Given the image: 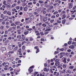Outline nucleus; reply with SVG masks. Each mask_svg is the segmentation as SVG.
Listing matches in <instances>:
<instances>
[{
    "label": "nucleus",
    "instance_id": "nucleus-1",
    "mask_svg": "<svg viewBox=\"0 0 76 76\" xmlns=\"http://www.w3.org/2000/svg\"><path fill=\"white\" fill-rule=\"evenodd\" d=\"M49 28H50L49 26H48L46 27V30H45V32H46V31H49L51 30V29Z\"/></svg>",
    "mask_w": 76,
    "mask_h": 76
},
{
    "label": "nucleus",
    "instance_id": "nucleus-2",
    "mask_svg": "<svg viewBox=\"0 0 76 76\" xmlns=\"http://www.w3.org/2000/svg\"><path fill=\"white\" fill-rule=\"evenodd\" d=\"M62 60L63 62H64V63H66V58H62Z\"/></svg>",
    "mask_w": 76,
    "mask_h": 76
},
{
    "label": "nucleus",
    "instance_id": "nucleus-3",
    "mask_svg": "<svg viewBox=\"0 0 76 76\" xmlns=\"http://www.w3.org/2000/svg\"><path fill=\"white\" fill-rule=\"evenodd\" d=\"M69 9H71V8H72V7H73V4L72 3H69Z\"/></svg>",
    "mask_w": 76,
    "mask_h": 76
},
{
    "label": "nucleus",
    "instance_id": "nucleus-4",
    "mask_svg": "<svg viewBox=\"0 0 76 76\" xmlns=\"http://www.w3.org/2000/svg\"><path fill=\"white\" fill-rule=\"evenodd\" d=\"M32 68H34V66H31L30 67V69H28L30 73H31L32 71H33V70L32 69H31Z\"/></svg>",
    "mask_w": 76,
    "mask_h": 76
},
{
    "label": "nucleus",
    "instance_id": "nucleus-5",
    "mask_svg": "<svg viewBox=\"0 0 76 76\" xmlns=\"http://www.w3.org/2000/svg\"><path fill=\"white\" fill-rule=\"evenodd\" d=\"M6 48L5 47H3L2 48H1V50L2 52V53H4V51H6Z\"/></svg>",
    "mask_w": 76,
    "mask_h": 76
},
{
    "label": "nucleus",
    "instance_id": "nucleus-6",
    "mask_svg": "<svg viewBox=\"0 0 76 76\" xmlns=\"http://www.w3.org/2000/svg\"><path fill=\"white\" fill-rule=\"evenodd\" d=\"M7 14L10 16H11V15H12V13H11V12H10V11H8L7 12Z\"/></svg>",
    "mask_w": 76,
    "mask_h": 76
},
{
    "label": "nucleus",
    "instance_id": "nucleus-7",
    "mask_svg": "<svg viewBox=\"0 0 76 76\" xmlns=\"http://www.w3.org/2000/svg\"><path fill=\"white\" fill-rule=\"evenodd\" d=\"M9 63L7 62L5 65V67H8V66H9Z\"/></svg>",
    "mask_w": 76,
    "mask_h": 76
},
{
    "label": "nucleus",
    "instance_id": "nucleus-8",
    "mask_svg": "<svg viewBox=\"0 0 76 76\" xmlns=\"http://www.w3.org/2000/svg\"><path fill=\"white\" fill-rule=\"evenodd\" d=\"M47 17H45L43 18V21L44 22H45V21H47Z\"/></svg>",
    "mask_w": 76,
    "mask_h": 76
},
{
    "label": "nucleus",
    "instance_id": "nucleus-9",
    "mask_svg": "<svg viewBox=\"0 0 76 76\" xmlns=\"http://www.w3.org/2000/svg\"><path fill=\"white\" fill-rule=\"evenodd\" d=\"M44 70L45 72H48L49 71V69H47V68H45L44 69Z\"/></svg>",
    "mask_w": 76,
    "mask_h": 76
},
{
    "label": "nucleus",
    "instance_id": "nucleus-10",
    "mask_svg": "<svg viewBox=\"0 0 76 76\" xmlns=\"http://www.w3.org/2000/svg\"><path fill=\"white\" fill-rule=\"evenodd\" d=\"M69 48H72L73 49L74 48H75V46H74V45H72L69 46Z\"/></svg>",
    "mask_w": 76,
    "mask_h": 76
},
{
    "label": "nucleus",
    "instance_id": "nucleus-11",
    "mask_svg": "<svg viewBox=\"0 0 76 76\" xmlns=\"http://www.w3.org/2000/svg\"><path fill=\"white\" fill-rule=\"evenodd\" d=\"M12 11L13 12H15V11L16 13H17L18 12V11H16V9H15V8H14V9H12Z\"/></svg>",
    "mask_w": 76,
    "mask_h": 76
},
{
    "label": "nucleus",
    "instance_id": "nucleus-12",
    "mask_svg": "<svg viewBox=\"0 0 76 76\" xmlns=\"http://www.w3.org/2000/svg\"><path fill=\"white\" fill-rule=\"evenodd\" d=\"M6 5H7V7H8V8H9V7H10V4L9 3H8Z\"/></svg>",
    "mask_w": 76,
    "mask_h": 76
},
{
    "label": "nucleus",
    "instance_id": "nucleus-13",
    "mask_svg": "<svg viewBox=\"0 0 76 76\" xmlns=\"http://www.w3.org/2000/svg\"><path fill=\"white\" fill-rule=\"evenodd\" d=\"M16 6V4H13L12 5V8H13L15 7V6Z\"/></svg>",
    "mask_w": 76,
    "mask_h": 76
},
{
    "label": "nucleus",
    "instance_id": "nucleus-14",
    "mask_svg": "<svg viewBox=\"0 0 76 76\" xmlns=\"http://www.w3.org/2000/svg\"><path fill=\"white\" fill-rule=\"evenodd\" d=\"M66 15H64L62 16V19H63L66 18Z\"/></svg>",
    "mask_w": 76,
    "mask_h": 76
},
{
    "label": "nucleus",
    "instance_id": "nucleus-15",
    "mask_svg": "<svg viewBox=\"0 0 76 76\" xmlns=\"http://www.w3.org/2000/svg\"><path fill=\"white\" fill-rule=\"evenodd\" d=\"M15 24H16V25H18L20 24V22H16L15 23Z\"/></svg>",
    "mask_w": 76,
    "mask_h": 76
},
{
    "label": "nucleus",
    "instance_id": "nucleus-16",
    "mask_svg": "<svg viewBox=\"0 0 76 76\" xmlns=\"http://www.w3.org/2000/svg\"><path fill=\"white\" fill-rule=\"evenodd\" d=\"M4 18V19H5V20H7V19H8L9 17L7 16L5 17Z\"/></svg>",
    "mask_w": 76,
    "mask_h": 76
},
{
    "label": "nucleus",
    "instance_id": "nucleus-17",
    "mask_svg": "<svg viewBox=\"0 0 76 76\" xmlns=\"http://www.w3.org/2000/svg\"><path fill=\"white\" fill-rule=\"evenodd\" d=\"M59 64H60V62H56L55 64V65H56V66H58V65H59Z\"/></svg>",
    "mask_w": 76,
    "mask_h": 76
},
{
    "label": "nucleus",
    "instance_id": "nucleus-18",
    "mask_svg": "<svg viewBox=\"0 0 76 76\" xmlns=\"http://www.w3.org/2000/svg\"><path fill=\"white\" fill-rule=\"evenodd\" d=\"M21 35H19L17 37V38H21Z\"/></svg>",
    "mask_w": 76,
    "mask_h": 76
},
{
    "label": "nucleus",
    "instance_id": "nucleus-19",
    "mask_svg": "<svg viewBox=\"0 0 76 76\" xmlns=\"http://www.w3.org/2000/svg\"><path fill=\"white\" fill-rule=\"evenodd\" d=\"M66 22V20L65 19L63 20L62 21V23L64 24Z\"/></svg>",
    "mask_w": 76,
    "mask_h": 76
},
{
    "label": "nucleus",
    "instance_id": "nucleus-20",
    "mask_svg": "<svg viewBox=\"0 0 76 76\" xmlns=\"http://www.w3.org/2000/svg\"><path fill=\"white\" fill-rule=\"evenodd\" d=\"M18 50V47L16 46L14 48V51H16V50Z\"/></svg>",
    "mask_w": 76,
    "mask_h": 76
},
{
    "label": "nucleus",
    "instance_id": "nucleus-21",
    "mask_svg": "<svg viewBox=\"0 0 76 76\" xmlns=\"http://www.w3.org/2000/svg\"><path fill=\"white\" fill-rule=\"evenodd\" d=\"M73 67H73V66H70L69 67V69H73Z\"/></svg>",
    "mask_w": 76,
    "mask_h": 76
},
{
    "label": "nucleus",
    "instance_id": "nucleus-22",
    "mask_svg": "<svg viewBox=\"0 0 76 76\" xmlns=\"http://www.w3.org/2000/svg\"><path fill=\"white\" fill-rule=\"evenodd\" d=\"M18 32V34H20L21 33H20V30H18L17 31Z\"/></svg>",
    "mask_w": 76,
    "mask_h": 76
},
{
    "label": "nucleus",
    "instance_id": "nucleus-23",
    "mask_svg": "<svg viewBox=\"0 0 76 76\" xmlns=\"http://www.w3.org/2000/svg\"><path fill=\"white\" fill-rule=\"evenodd\" d=\"M39 3L40 4H42V3H44V2L42 1H39Z\"/></svg>",
    "mask_w": 76,
    "mask_h": 76
},
{
    "label": "nucleus",
    "instance_id": "nucleus-24",
    "mask_svg": "<svg viewBox=\"0 0 76 76\" xmlns=\"http://www.w3.org/2000/svg\"><path fill=\"white\" fill-rule=\"evenodd\" d=\"M6 1H4V2H3V4H4V5H7V4H6Z\"/></svg>",
    "mask_w": 76,
    "mask_h": 76
},
{
    "label": "nucleus",
    "instance_id": "nucleus-25",
    "mask_svg": "<svg viewBox=\"0 0 76 76\" xmlns=\"http://www.w3.org/2000/svg\"><path fill=\"white\" fill-rule=\"evenodd\" d=\"M10 59L11 60V61H13L14 58L13 57H11L10 58Z\"/></svg>",
    "mask_w": 76,
    "mask_h": 76
},
{
    "label": "nucleus",
    "instance_id": "nucleus-26",
    "mask_svg": "<svg viewBox=\"0 0 76 76\" xmlns=\"http://www.w3.org/2000/svg\"><path fill=\"white\" fill-rule=\"evenodd\" d=\"M18 45L19 47H21V44L20 43V42H18Z\"/></svg>",
    "mask_w": 76,
    "mask_h": 76
},
{
    "label": "nucleus",
    "instance_id": "nucleus-27",
    "mask_svg": "<svg viewBox=\"0 0 76 76\" xmlns=\"http://www.w3.org/2000/svg\"><path fill=\"white\" fill-rule=\"evenodd\" d=\"M29 33V31H27L26 32H24V34L25 35H26L27 34H28V33Z\"/></svg>",
    "mask_w": 76,
    "mask_h": 76
},
{
    "label": "nucleus",
    "instance_id": "nucleus-28",
    "mask_svg": "<svg viewBox=\"0 0 76 76\" xmlns=\"http://www.w3.org/2000/svg\"><path fill=\"white\" fill-rule=\"evenodd\" d=\"M27 9H28V8H27V7H25L24 8V11H26V10H27Z\"/></svg>",
    "mask_w": 76,
    "mask_h": 76
},
{
    "label": "nucleus",
    "instance_id": "nucleus-29",
    "mask_svg": "<svg viewBox=\"0 0 76 76\" xmlns=\"http://www.w3.org/2000/svg\"><path fill=\"white\" fill-rule=\"evenodd\" d=\"M66 72L65 70H64L62 71L61 73H64Z\"/></svg>",
    "mask_w": 76,
    "mask_h": 76
},
{
    "label": "nucleus",
    "instance_id": "nucleus-30",
    "mask_svg": "<svg viewBox=\"0 0 76 76\" xmlns=\"http://www.w3.org/2000/svg\"><path fill=\"white\" fill-rule=\"evenodd\" d=\"M8 54H13V52L10 51L9 52H8Z\"/></svg>",
    "mask_w": 76,
    "mask_h": 76
},
{
    "label": "nucleus",
    "instance_id": "nucleus-31",
    "mask_svg": "<svg viewBox=\"0 0 76 76\" xmlns=\"http://www.w3.org/2000/svg\"><path fill=\"white\" fill-rule=\"evenodd\" d=\"M25 46H23L22 47V50H25Z\"/></svg>",
    "mask_w": 76,
    "mask_h": 76
},
{
    "label": "nucleus",
    "instance_id": "nucleus-32",
    "mask_svg": "<svg viewBox=\"0 0 76 76\" xmlns=\"http://www.w3.org/2000/svg\"><path fill=\"white\" fill-rule=\"evenodd\" d=\"M56 18L55 15H53L51 16V18H52V19H54V18Z\"/></svg>",
    "mask_w": 76,
    "mask_h": 76
},
{
    "label": "nucleus",
    "instance_id": "nucleus-33",
    "mask_svg": "<svg viewBox=\"0 0 76 76\" xmlns=\"http://www.w3.org/2000/svg\"><path fill=\"white\" fill-rule=\"evenodd\" d=\"M37 73H38V72H35L34 75V76H36Z\"/></svg>",
    "mask_w": 76,
    "mask_h": 76
},
{
    "label": "nucleus",
    "instance_id": "nucleus-34",
    "mask_svg": "<svg viewBox=\"0 0 76 76\" xmlns=\"http://www.w3.org/2000/svg\"><path fill=\"white\" fill-rule=\"evenodd\" d=\"M32 28L34 29V31H36V30H37V29L35 28V26H33L32 27Z\"/></svg>",
    "mask_w": 76,
    "mask_h": 76
},
{
    "label": "nucleus",
    "instance_id": "nucleus-35",
    "mask_svg": "<svg viewBox=\"0 0 76 76\" xmlns=\"http://www.w3.org/2000/svg\"><path fill=\"white\" fill-rule=\"evenodd\" d=\"M58 14V12L56 11L53 13V15H56V14Z\"/></svg>",
    "mask_w": 76,
    "mask_h": 76
},
{
    "label": "nucleus",
    "instance_id": "nucleus-36",
    "mask_svg": "<svg viewBox=\"0 0 76 76\" xmlns=\"http://www.w3.org/2000/svg\"><path fill=\"white\" fill-rule=\"evenodd\" d=\"M19 8H20V7L19 6H17L16 7V9L17 10H18V9H19Z\"/></svg>",
    "mask_w": 76,
    "mask_h": 76
},
{
    "label": "nucleus",
    "instance_id": "nucleus-37",
    "mask_svg": "<svg viewBox=\"0 0 76 76\" xmlns=\"http://www.w3.org/2000/svg\"><path fill=\"white\" fill-rule=\"evenodd\" d=\"M56 2L58 1V3H59L60 4V3H61V1H58V0H56Z\"/></svg>",
    "mask_w": 76,
    "mask_h": 76
},
{
    "label": "nucleus",
    "instance_id": "nucleus-38",
    "mask_svg": "<svg viewBox=\"0 0 76 76\" xmlns=\"http://www.w3.org/2000/svg\"><path fill=\"white\" fill-rule=\"evenodd\" d=\"M52 68H53V69H57L56 67L55 66H52Z\"/></svg>",
    "mask_w": 76,
    "mask_h": 76
},
{
    "label": "nucleus",
    "instance_id": "nucleus-39",
    "mask_svg": "<svg viewBox=\"0 0 76 76\" xmlns=\"http://www.w3.org/2000/svg\"><path fill=\"white\" fill-rule=\"evenodd\" d=\"M68 44L70 45L72 44V42L71 41H69L68 42Z\"/></svg>",
    "mask_w": 76,
    "mask_h": 76
},
{
    "label": "nucleus",
    "instance_id": "nucleus-40",
    "mask_svg": "<svg viewBox=\"0 0 76 76\" xmlns=\"http://www.w3.org/2000/svg\"><path fill=\"white\" fill-rule=\"evenodd\" d=\"M42 26H43L44 27H45V26H47V25L45 24H43L42 25Z\"/></svg>",
    "mask_w": 76,
    "mask_h": 76
},
{
    "label": "nucleus",
    "instance_id": "nucleus-41",
    "mask_svg": "<svg viewBox=\"0 0 76 76\" xmlns=\"http://www.w3.org/2000/svg\"><path fill=\"white\" fill-rule=\"evenodd\" d=\"M24 43H26V42L25 41H24L22 43H21L22 45H23Z\"/></svg>",
    "mask_w": 76,
    "mask_h": 76
},
{
    "label": "nucleus",
    "instance_id": "nucleus-42",
    "mask_svg": "<svg viewBox=\"0 0 76 76\" xmlns=\"http://www.w3.org/2000/svg\"><path fill=\"white\" fill-rule=\"evenodd\" d=\"M67 72L69 73H71V71L69 70H67Z\"/></svg>",
    "mask_w": 76,
    "mask_h": 76
},
{
    "label": "nucleus",
    "instance_id": "nucleus-43",
    "mask_svg": "<svg viewBox=\"0 0 76 76\" xmlns=\"http://www.w3.org/2000/svg\"><path fill=\"white\" fill-rule=\"evenodd\" d=\"M6 38H4L3 39V42H4V41H5V40H6Z\"/></svg>",
    "mask_w": 76,
    "mask_h": 76
},
{
    "label": "nucleus",
    "instance_id": "nucleus-44",
    "mask_svg": "<svg viewBox=\"0 0 76 76\" xmlns=\"http://www.w3.org/2000/svg\"><path fill=\"white\" fill-rule=\"evenodd\" d=\"M20 64H17V65H16V67H18V66H20Z\"/></svg>",
    "mask_w": 76,
    "mask_h": 76
},
{
    "label": "nucleus",
    "instance_id": "nucleus-45",
    "mask_svg": "<svg viewBox=\"0 0 76 76\" xmlns=\"http://www.w3.org/2000/svg\"><path fill=\"white\" fill-rule=\"evenodd\" d=\"M59 60H58V59H57L56 60V63H57V62H59Z\"/></svg>",
    "mask_w": 76,
    "mask_h": 76
},
{
    "label": "nucleus",
    "instance_id": "nucleus-46",
    "mask_svg": "<svg viewBox=\"0 0 76 76\" xmlns=\"http://www.w3.org/2000/svg\"><path fill=\"white\" fill-rule=\"evenodd\" d=\"M54 64V62H52L50 64L51 66H53Z\"/></svg>",
    "mask_w": 76,
    "mask_h": 76
},
{
    "label": "nucleus",
    "instance_id": "nucleus-47",
    "mask_svg": "<svg viewBox=\"0 0 76 76\" xmlns=\"http://www.w3.org/2000/svg\"><path fill=\"white\" fill-rule=\"evenodd\" d=\"M59 73L58 72L56 74V76H58L59 75Z\"/></svg>",
    "mask_w": 76,
    "mask_h": 76
},
{
    "label": "nucleus",
    "instance_id": "nucleus-48",
    "mask_svg": "<svg viewBox=\"0 0 76 76\" xmlns=\"http://www.w3.org/2000/svg\"><path fill=\"white\" fill-rule=\"evenodd\" d=\"M58 52L55 51V52L54 54H58Z\"/></svg>",
    "mask_w": 76,
    "mask_h": 76
},
{
    "label": "nucleus",
    "instance_id": "nucleus-49",
    "mask_svg": "<svg viewBox=\"0 0 76 76\" xmlns=\"http://www.w3.org/2000/svg\"><path fill=\"white\" fill-rule=\"evenodd\" d=\"M41 41H45V39H41Z\"/></svg>",
    "mask_w": 76,
    "mask_h": 76
},
{
    "label": "nucleus",
    "instance_id": "nucleus-50",
    "mask_svg": "<svg viewBox=\"0 0 76 76\" xmlns=\"http://www.w3.org/2000/svg\"><path fill=\"white\" fill-rule=\"evenodd\" d=\"M72 51L71 50L69 49L67 50V52H69V53H70V52H71V51Z\"/></svg>",
    "mask_w": 76,
    "mask_h": 76
},
{
    "label": "nucleus",
    "instance_id": "nucleus-51",
    "mask_svg": "<svg viewBox=\"0 0 76 76\" xmlns=\"http://www.w3.org/2000/svg\"><path fill=\"white\" fill-rule=\"evenodd\" d=\"M3 28H4V27L3 26H1L0 27V28L1 29H3Z\"/></svg>",
    "mask_w": 76,
    "mask_h": 76
},
{
    "label": "nucleus",
    "instance_id": "nucleus-52",
    "mask_svg": "<svg viewBox=\"0 0 76 76\" xmlns=\"http://www.w3.org/2000/svg\"><path fill=\"white\" fill-rule=\"evenodd\" d=\"M7 10H5L4 12L3 13H4V14H6V13H7Z\"/></svg>",
    "mask_w": 76,
    "mask_h": 76
},
{
    "label": "nucleus",
    "instance_id": "nucleus-53",
    "mask_svg": "<svg viewBox=\"0 0 76 76\" xmlns=\"http://www.w3.org/2000/svg\"><path fill=\"white\" fill-rule=\"evenodd\" d=\"M45 23L46 24H48V25H49L50 24V23L48 22H46Z\"/></svg>",
    "mask_w": 76,
    "mask_h": 76
},
{
    "label": "nucleus",
    "instance_id": "nucleus-54",
    "mask_svg": "<svg viewBox=\"0 0 76 76\" xmlns=\"http://www.w3.org/2000/svg\"><path fill=\"white\" fill-rule=\"evenodd\" d=\"M20 26H18L17 27V29H19V28H20Z\"/></svg>",
    "mask_w": 76,
    "mask_h": 76
},
{
    "label": "nucleus",
    "instance_id": "nucleus-55",
    "mask_svg": "<svg viewBox=\"0 0 76 76\" xmlns=\"http://www.w3.org/2000/svg\"><path fill=\"white\" fill-rule=\"evenodd\" d=\"M20 3V0H19L18 1L17 3H18V4H19Z\"/></svg>",
    "mask_w": 76,
    "mask_h": 76
},
{
    "label": "nucleus",
    "instance_id": "nucleus-56",
    "mask_svg": "<svg viewBox=\"0 0 76 76\" xmlns=\"http://www.w3.org/2000/svg\"><path fill=\"white\" fill-rule=\"evenodd\" d=\"M23 9V8H22V7H21L20 8V10H22Z\"/></svg>",
    "mask_w": 76,
    "mask_h": 76
},
{
    "label": "nucleus",
    "instance_id": "nucleus-57",
    "mask_svg": "<svg viewBox=\"0 0 76 76\" xmlns=\"http://www.w3.org/2000/svg\"><path fill=\"white\" fill-rule=\"evenodd\" d=\"M15 23H12L11 24V26H15Z\"/></svg>",
    "mask_w": 76,
    "mask_h": 76
},
{
    "label": "nucleus",
    "instance_id": "nucleus-58",
    "mask_svg": "<svg viewBox=\"0 0 76 76\" xmlns=\"http://www.w3.org/2000/svg\"><path fill=\"white\" fill-rule=\"evenodd\" d=\"M72 44L73 45H75V44H76V42H72Z\"/></svg>",
    "mask_w": 76,
    "mask_h": 76
},
{
    "label": "nucleus",
    "instance_id": "nucleus-59",
    "mask_svg": "<svg viewBox=\"0 0 76 76\" xmlns=\"http://www.w3.org/2000/svg\"><path fill=\"white\" fill-rule=\"evenodd\" d=\"M34 15H37L38 14V13L37 12H34Z\"/></svg>",
    "mask_w": 76,
    "mask_h": 76
},
{
    "label": "nucleus",
    "instance_id": "nucleus-60",
    "mask_svg": "<svg viewBox=\"0 0 76 76\" xmlns=\"http://www.w3.org/2000/svg\"><path fill=\"white\" fill-rule=\"evenodd\" d=\"M60 51H64V49L63 48L61 49H60Z\"/></svg>",
    "mask_w": 76,
    "mask_h": 76
},
{
    "label": "nucleus",
    "instance_id": "nucleus-61",
    "mask_svg": "<svg viewBox=\"0 0 76 76\" xmlns=\"http://www.w3.org/2000/svg\"><path fill=\"white\" fill-rule=\"evenodd\" d=\"M32 30L31 28H30L27 29V31H31Z\"/></svg>",
    "mask_w": 76,
    "mask_h": 76
},
{
    "label": "nucleus",
    "instance_id": "nucleus-62",
    "mask_svg": "<svg viewBox=\"0 0 76 76\" xmlns=\"http://www.w3.org/2000/svg\"><path fill=\"white\" fill-rule=\"evenodd\" d=\"M26 29H28V28H29V26H26Z\"/></svg>",
    "mask_w": 76,
    "mask_h": 76
},
{
    "label": "nucleus",
    "instance_id": "nucleus-63",
    "mask_svg": "<svg viewBox=\"0 0 76 76\" xmlns=\"http://www.w3.org/2000/svg\"><path fill=\"white\" fill-rule=\"evenodd\" d=\"M54 20H50V23H53V22H54Z\"/></svg>",
    "mask_w": 76,
    "mask_h": 76
},
{
    "label": "nucleus",
    "instance_id": "nucleus-64",
    "mask_svg": "<svg viewBox=\"0 0 76 76\" xmlns=\"http://www.w3.org/2000/svg\"><path fill=\"white\" fill-rule=\"evenodd\" d=\"M1 18H3V14H1Z\"/></svg>",
    "mask_w": 76,
    "mask_h": 76
}]
</instances>
